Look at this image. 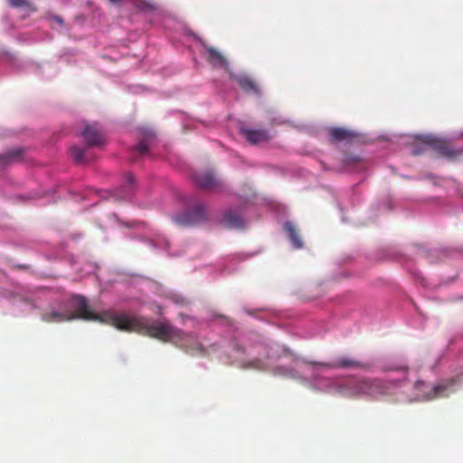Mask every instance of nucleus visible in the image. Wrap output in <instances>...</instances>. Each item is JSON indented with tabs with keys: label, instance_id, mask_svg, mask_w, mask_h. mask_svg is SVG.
Listing matches in <instances>:
<instances>
[{
	"label": "nucleus",
	"instance_id": "nucleus-14",
	"mask_svg": "<svg viewBox=\"0 0 463 463\" xmlns=\"http://www.w3.org/2000/svg\"><path fill=\"white\" fill-rule=\"evenodd\" d=\"M222 222L229 228H242L244 226L243 218L232 211L227 212L222 219Z\"/></svg>",
	"mask_w": 463,
	"mask_h": 463
},
{
	"label": "nucleus",
	"instance_id": "nucleus-3",
	"mask_svg": "<svg viewBox=\"0 0 463 463\" xmlns=\"http://www.w3.org/2000/svg\"><path fill=\"white\" fill-rule=\"evenodd\" d=\"M423 146L422 149H414L412 154L419 155L431 149L439 156L449 160L456 159L463 155V148L455 147L450 141L433 137H426L423 140Z\"/></svg>",
	"mask_w": 463,
	"mask_h": 463
},
{
	"label": "nucleus",
	"instance_id": "nucleus-24",
	"mask_svg": "<svg viewBox=\"0 0 463 463\" xmlns=\"http://www.w3.org/2000/svg\"><path fill=\"white\" fill-rule=\"evenodd\" d=\"M177 304H184L185 300L182 298L175 299Z\"/></svg>",
	"mask_w": 463,
	"mask_h": 463
},
{
	"label": "nucleus",
	"instance_id": "nucleus-11",
	"mask_svg": "<svg viewBox=\"0 0 463 463\" xmlns=\"http://www.w3.org/2000/svg\"><path fill=\"white\" fill-rule=\"evenodd\" d=\"M331 140L334 142H350L357 137V134L352 130L344 128H333L329 131Z\"/></svg>",
	"mask_w": 463,
	"mask_h": 463
},
{
	"label": "nucleus",
	"instance_id": "nucleus-18",
	"mask_svg": "<svg viewBox=\"0 0 463 463\" xmlns=\"http://www.w3.org/2000/svg\"><path fill=\"white\" fill-rule=\"evenodd\" d=\"M134 176L131 174H128L126 176L125 185L123 187V189L125 190V194L120 195V198L128 199L130 196L132 191L131 186L134 184Z\"/></svg>",
	"mask_w": 463,
	"mask_h": 463
},
{
	"label": "nucleus",
	"instance_id": "nucleus-4",
	"mask_svg": "<svg viewBox=\"0 0 463 463\" xmlns=\"http://www.w3.org/2000/svg\"><path fill=\"white\" fill-rule=\"evenodd\" d=\"M71 307L74 311H70V317L72 320L74 319H82V320H92V321H103L111 325V321L109 318V315H113L112 313L107 312L102 316L92 311L88 303L87 299L81 296H75L71 298Z\"/></svg>",
	"mask_w": 463,
	"mask_h": 463
},
{
	"label": "nucleus",
	"instance_id": "nucleus-7",
	"mask_svg": "<svg viewBox=\"0 0 463 463\" xmlns=\"http://www.w3.org/2000/svg\"><path fill=\"white\" fill-rule=\"evenodd\" d=\"M88 147L99 146L104 142L102 132L96 125H87L81 133Z\"/></svg>",
	"mask_w": 463,
	"mask_h": 463
},
{
	"label": "nucleus",
	"instance_id": "nucleus-23",
	"mask_svg": "<svg viewBox=\"0 0 463 463\" xmlns=\"http://www.w3.org/2000/svg\"><path fill=\"white\" fill-rule=\"evenodd\" d=\"M425 386V383L421 381H417L415 383V388L420 390L421 387Z\"/></svg>",
	"mask_w": 463,
	"mask_h": 463
},
{
	"label": "nucleus",
	"instance_id": "nucleus-19",
	"mask_svg": "<svg viewBox=\"0 0 463 463\" xmlns=\"http://www.w3.org/2000/svg\"><path fill=\"white\" fill-rule=\"evenodd\" d=\"M242 368L261 371L266 368V364L260 359H253L252 361L245 363Z\"/></svg>",
	"mask_w": 463,
	"mask_h": 463
},
{
	"label": "nucleus",
	"instance_id": "nucleus-9",
	"mask_svg": "<svg viewBox=\"0 0 463 463\" xmlns=\"http://www.w3.org/2000/svg\"><path fill=\"white\" fill-rule=\"evenodd\" d=\"M241 133L243 135V137L249 143L253 145L268 141L269 139L268 132L263 129H250L242 128L241 129Z\"/></svg>",
	"mask_w": 463,
	"mask_h": 463
},
{
	"label": "nucleus",
	"instance_id": "nucleus-6",
	"mask_svg": "<svg viewBox=\"0 0 463 463\" xmlns=\"http://www.w3.org/2000/svg\"><path fill=\"white\" fill-rule=\"evenodd\" d=\"M308 364L314 365V366H322L326 368H358V369H365L368 368L369 365L367 364H364L362 362H359L357 360L348 358V357H341L335 362L332 363H318V362H309Z\"/></svg>",
	"mask_w": 463,
	"mask_h": 463
},
{
	"label": "nucleus",
	"instance_id": "nucleus-17",
	"mask_svg": "<svg viewBox=\"0 0 463 463\" xmlns=\"http://www.w3.org/2000/svg\"><path fill=\"white\" fill-rule=\"evenodd\" d=\"M86 149L78 146H72L70 148V155L77 163H85L86 159Z\"/></svg>",
	"mask_w": 463,
	"mask_h": 463
},
{
	"label": "nucleus",
	"instance_id": "nucleus-2",
	"mask_svg": "<svg viewBox=\"0 0 463 463\" xmlns=\"http://www.w3.org/2000/svg\"><path fill=\"white\" fill-rule=\"evenodd\" d=\"M396 382L382 380H363L350 384L343 390V394L348 398H356L362 395L373 399L390 395Z\"/></svg>",
	"mask_w": 463,
	"mask_h": 463
},
{
	"label": "nucleus",
	"instance_id": "nucleus-21",
	"mask_svg": "<svg viewBox=\"0 0 463 463\" xmlns=\"http://www.w3.org/2000/svg\"><path fill=\"white\" fill-rule=\"evenodd\" d=\"M136 150L140 154V155H145L147 153L148 151V144H147V139H144L142 140L137 146H136Z\"/></svg>",
	"mask_w": 463,
	"mask_h": 463
},
{
	"label": "nucleus",
	"instance_id": "nucleus-1",
	"mask_svg": "<svg viewBox=\"0 0 463 463\" xmlns=\"http://www.w3.org/2000/svg\"><path fill=\"white\" fill-rule=\"evenodd\" d=\"M108 317L111 325L118 330L136 332L164 343H171L191 354L201 356L206 354L205 348L194 334L186 333L174 326L166 319L153 321L144 317L127 315H109Z\"/></svg>",
	"mask_w": 463,
	"mask_h": 463
},
{
	"label": "nucleus",
	"instance_id": "nucleus-22",
	"mask_svg": "<svg viewBox=\"0 0 463 463\" xmlns=\"http://www.w3.org/2000/svg\"><path fill=\"white\" fill-rule=\"evenodd\" d=\"M12 7H22L27 5V0H7Z\"/></svg>",
	"mask_w": 463,
	"mask_h": 463
},
{
	"label": "nucleus",
	"instance_id": "nucleus-10",
	"mask_svg": "<svg viewBox=\"0 0 463 463\" xmlns=\"http://www.w3.org/2000/svg\"><path fill=\"white\" fill-rule=\"evenodd\" d=\"M456 383L455 379L447 380L432 388V391L424 395L426 400H432L438 397H443L448 395V391L451 389Z\"/></svg>",
	"mask_w": 463,
	"mask_h": 463
},
{
	"label": "nucleus",
	"instance_id": "nucleus-16",
	"mask_svg": "<svg viewBox=\"0 0 463 463\" xmlns=\"http://www.w3.org/2000/svg\"><path fill=\"white\" fill-rule=\"evenodd\" d=\"M237 82L239 86L246 92H259L256 83L248 76L238 77Z\"/></svg>",
	"mask_w": 463,
	"mask_h": 463
},
{
	"label": "nucleus",
	"instance_id": "nucleus-15",
	"mask_svg": "<svg viewBox=\"0 0 463 463\" xmlns=\"http://www.w3.org/2000/svg\"><path fill=\"white\" fill-rule=\"evenodd\" d=\"M284 229L287 232L288 238L293 244V246L297 249H300L303 246L302 240L298 235L294 224L290 222H287L284 224Z\"/></svg>",
	"mask_w": 463,
	"mask_h": 463
},
{
	"label": "nucleus",
	"instance_id": "nucleus-20",
	"mask_svg": "<svg viewBox=\"0 0 463 463\" xmlns=\"http://www.w3.org/2000/svg\"><path fill=\"white\" fill-rule=\"evenodd\" d=\"M21 153H22V150L20 148H16V149L11 150V151L7 152L6 154L3 155L2 159H3L4 163H8L12 159L19 157Z\"/></svg>",
	"mask_w": 463,
	"mask_h": 463
},
{
	"label": "nucleus",
	"instance_id": "nucleus-13",
	"mask_svg": "<svg viewBox=\"0 0 463 463\" xmlns=\"http://www.w3.org/2000/svg\"><path fill=\"white\" fill-rule=\"evenodd\" d=\"M70 317V310L65 312L50 311L43 314L42 318L47 323H61L72 320Z\"/></svg>",
	"mask_w": 463,
	"mask_h": 463
},
{
	"label": "nucleus",
	"instance_id": "nucleus-8",
	"mask_svg": "<svg viewBox=\"0 0 463 463\" xmlns=\"http://www.w3.org/2000/svg\"><path fill=\"white\" fill-rule=\"evenodd\" d=\"M195 184L204 190H212L219 186L220 181L212 171L196 173L194 175Z\"/></svg>",
	"mask_w": 463,
	"mask_h": 463
},
{
	"label": "nucleus",
	"instance_id": "nucleus-5",
	"mask_svg": "<svg viewBox=\"0 0 463 463\" xmlns=\"http://www.w3.org/2000/svg\"><path fill=\"white\" fill-rule=\"evenodd\" d=\"M207 217L208 212L206 205L201 202H196L187 211L175 215L173 221L181 227H189L204 222Z\"/></svg>",
	"mask_w": 463,
	"mask_h": 463
},
{
	"label": "nucleus",
	"instance_id": "nucleus-12",
	"mask_svg": "<svg viewBox=\"0 0 463 463\" xmlns=\"http://www.w3.org/2000/svg\"><path fill=\"white\" fill-rule=\"evenodd\" d=\"M205 57L206 60L215 67H226L227 61L225 57L213 47H206L205 48Z\"/></svg>",
	"mask_w": 463,
	"mask_h": 463
},
{
	"label": "nucleus",
	"instance_id": "nucleus-27",
	"mask_svg": "<svg viewBox=\"0 0 463 463\" xmlns=\"http://www.w3.org/2000/svg\"><path fill=\"white\" fill-rule=\"evenodd\" d=\"M57 21L61 24L62 23V20L61 18H57Z\"/></svg>",
	"mask_w": 463,
	"mask_h": 463
},
{
	"label": "nucleus",
	"instance_id": "nucleus-26",
	"mask_svg": "<svg viewBox=\"0 0 463 463\" xmlns=\"http://www.w3.org/2000/svg\"><path fill=\"white\" fill-rule=\"evenodd\" d=\"M111 3H118L119 0H109Z\"/></svg>",
	"mask_w": 463,
	"mask_h": 463
},
{
	"label": "nucleus",
	"instance_id": "nucleus-25",
	"mask_svg": "<svg viewBox=\"0 0 463 463\" xmlns=\"http://www.w3.org/2000/svg\"><path fill=\"white\" fill-rule=\"evenodd\" d=\"M235 349L243 352V348L238 345H235Z\"/></svg>",
	"mask_w": 463,
	"mask_h": 463
}]
</instances>
